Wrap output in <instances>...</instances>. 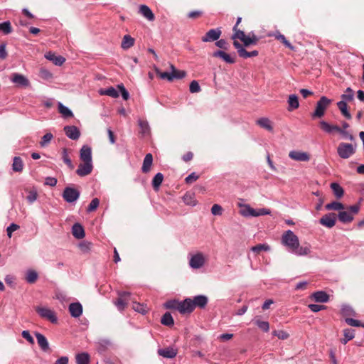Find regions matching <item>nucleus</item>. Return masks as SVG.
I'll return each instance as SVG.
<instances>
[{
  "label": "nucleus",
  "instance_id": "1",
  "mask_svg": "<svg viewBox=\"0 0 364 364\" xmlns=\"http://www.w3.org/2000/svg\"><path fill=\"white\" fill-rule=\"evenodd\" d=\"M282 242L287 246L289 250L297 255H306L310 252L307 247H301L298 237L291 231L287 230L282 235Z\"/></svg>",
  "mask_w": 364,
  "mask_h": 364
},
{
  "label": "nucleus",
  "instance_id": "2",
  "mask_svg": "<svg viewBox=\"0 0 364 364\" xmlns=\"http://www.w3.org/2000/svg\"><path fill=\"white\" fill-rule=\"evenodd\" d=\"M356 151V144L341 142L337 147L338 155L343 159H347L353 156Z\"/></svg>",
  "mask_w": 364,
  "mask_h": 364
},
{
  "label": "nucleus",
  "instance_id": "3",
  "mask_svg": "<svg viewBox=\"0 0 364 364\" xmlns=\"http://www.w3.org/2000/svg\"><path fill=\"white\" fill-rule=\"evenodd\" d=\"M331 100L327 98L325 96H322L320 100L317 102L314 112L312 114L313 118H321L324 114L326 109L331 104Z\"/></svg>",
  "mask_w": 364,
  "mask_h": 364
},
{
  "label": "nucleus",
  "instance_id": "4",
  "mask_svg": "<svg viewBox=\"0 0 364 364\" xmlns=\"http://www.w3.org/2000/svg\"><path fill=\"white\" fill-rule=\"evenodd\" d=\"M79 196L80 192L77 190L70 187H66L64 189L63 193V198L68 203H73L77 200Z\"/></svg>",
  "mask_w": 364,
  "mask_h": 364
},
{
  "label": "nucleus",
  "instance_id": "5",
  "mask_svg": "<svg viewBox=\"0 0 364 364\" xmlns=\"http://www.w3.org/2000/svg\"><path fill=\"white\" fill-rule=\"evenodd\" d=\"M222 34L220 28H213L209 30L201 38V41L204 43L213 42L218 40Z\"/></svg>",
  "mask_w": 364,
  "mask_h": 364
},
{
  "label": "nucleus",
  "instance_id": "6",
  "mask_svg": "<svg viewBox=\"0 0 364 364\" xmlns=\"http://www.w3.org/2000/svg\"><path fill=\"white\" fill-rule=\"evenodd\" d=\"M130 293L127 291H123L119 293V297L114 301V304L117 306L119 310H124L128 301H129Z\"/></svg>",
  "mask_w": 364,
  "mask_h": 364
},
{
  "label": "nucleus",
  "instance_id": "7",
  "mask_svg": "<svg viewBox=\"0 0 364 364\" xmlns=\"http://www.w3.org/2000/svg\"><path fill=\"white\" fill-rule=\"evenodd\" d=\"M205 264V257L203 253L198 252L193 255L189 261V265L193 269H199Z\"/></svg>",
  "mask_w": 364,
  "mask_h": 364
},
{
  "label": "nucleus",
  "instance_id": "8",
  "mask_svg": "<svg viewBox=\"0 0 364 364\" xmlns=\"http://www.w3.org/2000/svg\"><path fill=\"white\" fill-rule=\"evenodd\" d=\"M36 311L41 317L48 319L51 323L57 322L55 314L52 310L47 308L38 307Z\"/></svg>",
  "mask_w": 364,
  "mask_h": 364
},
{
  "label": "nucleus",
  "instance_id": "9",
  "mask_svg": "<svg viewBox=\"0 0 364 364\" xmlns=\"http://www.w3.org/2000/svg\"><path fill=\"white\" fill-rule=\"evenodd\" d=\"M336 222V215L333 213L324 215L319 220L320 224L328 228H333Z\"/></svg>",
  "mask_w": 364,
  "mask_h": 364
},
{
  "label": "nucleus",
  "instance_id": "10",
  "mask_svg": "<svg viewBox=\"0 0 364 364\" xmlns=\"http://www.w3.org/2000/svg\"><path fill=\"white\" fill-rule=\"evenodd\" d=\"M289 156L296 161H309L310 160V154L309 153L300 151H291L289 153Z\"/></svg>",
  "mask_w": 364,
  "mask_h": 364
},
{
  "label": "nucleus",
  "instance_id": "11",
  "mask_svg": "<svg viewBox=\"0 0 364 364\" xmlns=\"http://www.w3.org/2000/svg\"><path fill=\"white\" fill-rule=\"evenodd\" d=\"M178 311L181 314L191 313L195 309L192 299L187 298L178 304Z\"/></svg>",
  "mask_w": 364,
  "mask_h": 364
},
{
  "label": "nucleus",
  "instance_id": "12",
  "mask_svg": "<svg viewBox=\"0 0 364 364\" xmlns=\"http://www.w3.org/2000/svg\"><path fill=\"white\" fill-rule=\"evenodd\" d=\"M93 168L92 162H82L79 164L76 173L80 176L89 175Z\"/></svg>",
  "mask_w": 364,
  "mask_h": 364
},
{
  "label": "nucleus",
  "instance_id": "13",
  "mask_svg": "<svg viewBox=\"0 0 364 364\" xmlns=\"http://www.w3.org/2000/svg\"><path fill=\"white\" fill-rule=\"evenodd\" d=\"M212 55L215 58L223 59L227 63L233 64L235 63V55L232 57L223 50H217L214 52Z\"/></svg>",
  "mask_w": 364,
  "mask_h": 364
},
{
  "label": "nucleus",
  "instance_id": "14",
  "mask_svg": "<svg viewBox=\"0 0 364 364\" xmlns=\"http://www.w3.org/2000/svg\"><path fill=\"white\" fill-rule=\"evenodd\" d=\"M64 132L66 136L73 140L78 139L80 136V132L75 126H65Z\"/></svg>",
  "mask_w": 364,
  "mask_h": 364
},
{
  "label": "nucleus",
  "instance_id": "15",
  "mask_svg": "<svg viewBox=\"0 0 364 364\" xmlns=\"http://www.w3.org/2000/svg\"><path fill=\"white\" fill-rule=\"evenodd\" d=\"M80 158L82 162H92V149L87 145L82 146L80 151Z\"/></svg>",
  "mask_w": 364,
  "mask_h": 364
},
{
  "label": "nucleus",
  "instance_id": "16",
  "mask_svg": "<svg viewBox=\"0 0 364 364\" xmlns=\"http://www.w3.org/2000/svg\"><path fill=\"white\" fill-rule=\"evenodd\" d=\"M178 350L173 347H168L158 350V354L166 358H173L176 356Z\"/></svg>",
  "mask_w": 364,
  "mask_h": 364
},
{
  "label": "nucleus",
  "instance_id": "17",
  "mask_svg": "<svg viewBox=\"0 0 364 364\" xmlns=\"http://www.w3.org/2000/svg\"><path fill=\"white\" fill-rule=\"evenodd\" d=\"M45 58L48 60L52 61L55 65H61L65 61V58L61 55H56L55 53L47 52L45 54Z\"/></svg>",
  "mask_w": 364,
  "mask_h": 364
},
{
  "label": "nucleus",
  "instance_id": "18",
  "mask_svg": "<svg viewBox=\"0 0 364 364\" xmlns=\"http://www.w3.org/2000/svg\"><path fill=\"white\" fill-rule=\"evenodd\" d=\"M69 311L73 317L78 318L82 314V306L78 303H72L69 306Z\"/></svg>",
  "mask_w": 364,
  "mask_h": 364
},
{
  "label": "nucleus",
  "instance_id": "19",
  "mask_svg": "<svg viewBox=\"0 0 364 364\" xmlns=\"http://www.w3.org/2000/svg\"><path fill=\"white\" fill-rule=\"evenodd\" d=\"M11 80L13 82L23 87H27L29 85L28 80L23 75L18 73H14L12 75Z\"/></svg>",
  "mask_w": 364,
  "mask_h": 364
},
{
  "label": "nucleus",
  "instance_id": "20",
  "mask_svg": "<svg viewBox=\"0 0 364 364\" xmlns=\"http://www.w3.org/2000/svg\"><path fill=\"white\" fill-rule=\"evenodd\" d=\"M311 298L319 303H325L329 300V296L325 291H318L312 294Z\"/></svg>",
  "mask_w": 364,
  "mask_h": 364
},
{
  "label": "nucleus",
  "instance_id": "21",
  "mask_svg": "<svg viewBox=\"0 0 364 364\" xmlns=\"http://www.w3.org/2000/svg\"><path fill=\"white\" fill-rule=\"evenodd\" d=\"M193 306L199 307L200 309L204 308L208 304V297L204 295H198L192 299Z\"/></svg>",
  "mask_w": 364,
  "mask_h": 364
},
{
  "label": "nucleus",
  "instance_id": "22",
  "mask_svg": "<svg viewBox=\"0 0 364 364\" xmlns=\"http://www.w3.org/2000/svg\"><path fill=\"white\" fill-rule=\"evenodd\" d=\"M139 12L146 19L150 21H153L155 19V16L152 11L149 9V6L146 5H141L139 6Z\"/></svg>",
  "mask_w": 364,
  "mask_h": 364
},
{
  "label": "nucleus",
  "instance_id": "23",
  "mask_svg": "<svg viewBox=\"0 0 364 364\" xmlns=\"http://www.w3.org/2000/svg\"><path fill=\"white\" fill-rule=\"evenodd\" d=\"M153 163V156L151 154L149 153L147 154L143 161V165L141 167V171L143 173H148L151 170V167Z\"/></svg>",
  "mask_w": 364,
  "mask_h": 364
},
{
  "label": "nucleus",
  "instance_id": "24",
  "mask_svg": "<svg viewBox=\"0 0 364 364\" xmlns=\"http://www.w3.org/2000/svg\"><path fill=\"white\" fill-rule=\"evenodd\" d=\"M287 110L291 112L299 107V98L296 95H290L288 98Z\"/></svg>",
  "mask_w": 364,
  "mask_h": 364
},
{
  "label": "nucleus",
  "instance_id": "25",
  "mask_svg": "<svg viewBox=\"0 0 364 364\" xmlns=\"http://www.w3.org/2000/svg\"><path fill=\"white\" fill-rule=\"evenodd\" d=\"M73 235L77 239H82L85 237V230L79 223H75L72 228Z\"/></svg>",
  "mask_w": 364,
  "mask_h": 364
},
{
  "label": "nucleus",
  "instance_id": "26",
  "mask_svg": "<svg viewBox=\"0 0 364 364\" xmlns=\"http://www.w3.org/2000/svg\"><path fill=\"white\" fill-rule=\"evenodd\" d=\"M35 335L37 339L38 344L41 348V349L44 351L48 350L49 349V344L46 338L40 333H36Z\"/></svg>",
  "mask_w": 364,
  "mask_h": 364
},
{
  "label": "nucleus",
  "instance_id": "27",
  "mask_svg": "<svg viewBox=\"0 0 364 364\" xmlns=\"http://www.w3.org/2000/svg\"><path fill=\"white\" fill-rule=\"evenodd\" d=\"M171 73L172 77V81L174 79H183L186 76V72L184 70H177L173 64H170Z\"/></svg>",
  "mask_w": 364,
  "mask_h": 364
},
{
  "label": "nucleus",
  "instance_id": "28",
  "mask_svg": "<svg viewBox=\"0 0 364 364\" xmlns=\"http://www.w3.org/2000/svg\"><path fill=\"white\" fill-rule=\"evenodd\" d=\"M337 107L343 117L348 119H350L352 118L350 113L348 110V105L346 102L339 101L337 102Z\"/></svg>",
  "mask_w": 364,
  "mask_h": 364
},
{
  "label": "nucleus",
  "instance_id": "29",
  "mask_svg": "<svg viewBox=\"0 0 364 364\" xmlns=\"http://www.w3.org/2000/svg\"><path fill=\"white\" fill-rule=\"evenodd\" d=\"M338 217L339 220L343 223H350L353 220V216L349 211H340Z\"/></svg>",
  "mask_w": 364,
  "mask_h": 364
},
{
  "label": "nucleus",
  "instance_id": "30",
  "mask_svg": "<svg viewBox=\"0 0 364 364\" xmlns=\"http://www.w3.org/2000/svg\"><path fill=\"white\" fill-rule=\"evenodd\" d=\"M139 126L140 128L139 133L142 136H146L150 134V127L147 121L139 119Z\"/></svg>",
  "mask_w": 364,
  "mask_h": 364
},
{
  "label": "nucleus",
  "instance_id": "31",
  "mask_svg": "<svg viewBox=\"0 0 364 364\" xmlns=\"http://www.w3.org/2000/svg\"><path fill=\"white\" fill-rule=\"evenodd\" d=\"M134 44V39L129 35H125L123 37L121 46L123 49H129Z\"/></svg>",
  "mask_w": 364,
  "mask_h": 364
},
{
  "label": "nucleus",
  "instance_id": "32",
  "mask_svg": "<svg viewBox=\"0 0 364 364\" xmlns=\"http://www.w3.org/2000/svg\"><path fill=\"white\" fill-rule=\"evenodd\" d=\"M23 168V163L19 156H15L13 159L12 169L15 172H21Z\"/></svg>",
  "mask_w": 364,
  "mask_h": 364
},
{
  "label": "nucleus",
  "instance_id": "33",
  "mask_svg": "<svg viewBox=\"0 0 364 364\" xmlns=\"http://www.w3.org/2000/svg\"><path fill=\"white\" fill-rule=\"evenodd\" d=\"M331 188L336 198H340L343 196L344 191L338 183H332L331 184Z\"/></svg>",
  "mask_w": 364,
  "mask_h": 364
},
{
  "label": "nucleus",
  "instance_id": "34",
  "mask_svg": "<svg viewBox=\"0 0 364 364\" xmlns=\"http://www.w3.org/2000/svg\"><path fill=\"white\" fill-rule=\"evenodd\" d=\"M164 180V175L161 173H158L155 175L152 180V186L155 191L159 190V186Z\"/></svg>",
  "mask_w": 364,
  "mask_h": 364
},
{
  "label": "nucleus",
  "instance_id": "35",
  "mask_svg": "<svg viewBox=\"0 0 364 364\" xmlns=\"http://www.w3.org/2000/svg\"><path fill=\"white\" fill-rule=\"evenodd\" d=\"M99 92L101 95H107L114 98L119 97L118 91L113 87H110L106 90H100Z\"/></svg>",
  "mask_w": 364,
  "mask_h": 364
},
{
  "label": "nucleus",
  "instance_id": "36",
  "mask_svg": "<svg viewBox=\"0 0 364 364\" xmlns=\"http://www.w3.org/2000/svg\"><path fill=\"white\" fill-rule=\"evenodd\" d=\"M344 338L341 339V343L346 344L349 341L352 340L355 337V332L353 329H345L343 331Z\"/></svg>",
  "mask_w": 364,
  "mask_h": 364
},
{
  "label": "nucleus",
  "instance_id": "37",
  "mask_svg": "<svg viewBox=\"0 0 364 364\" xmlns=\"http://www.w3.org/2000/svg\"><path fill=\"white\" fill-rule=\"evenodd\" d=\"M161 322L163 325L166 326H171L174 323L173 318L169 312H166L163 315Z\"/></svg>",
  "mask_w": 364,
  "mask_h": 364
},
{
  "label": "nucleus",
  "instance_id": "38",
  "mask_svg": "<svg viewBox=\"0 0 364 364\" xmlns=\"http://www.w3.org/2000/svg\"><path fill=\"white\" fill-rule=\"evenodd\" d=\"M257 124L262 128L272 132L273 127L270 120L267 118H261L257 121Z\"/></svg>",
  "mask_w": 364,
  "mask_h": 364
},
{
  "label": "nucleus",
  "instance_id": "39",
  "mask_svg": "<svg viewBox=\"0 0 364 364\" xmlns=\"http://www.w3.org/2000/svg\"><path fill=\"white\" fill-rule=\"evenodd\" d=\"M76 363L77 364H89L90 355L86 353L77 354L76 355Z\"/></svg>",
  "mask_w": 364,
  "mask_h": 364
},
{
  "label": "nucleus",
  "instance_id": "40",
  "mask_svg": "<svg viewBox=\"0 0 364 364\" xmlns=\"http://www.w3.org/2000/svg\"><path fill=\"white\" fill-rule=\"evenodd\" d=\"M326 209L328 210H340L344 209V205L340 202L333 201L332 203H328L325 206Z\"/></svg>",
  "mask_w": 364,
  "mask_h": 364
},
{
  "label": "nucleus",
  "instance_id": "41",
  "mask_svg": "<svg viewBox=\"0 0 364 364\" xmlns=\"http://www.w3.org/2000/svg\"><path fill=\"white\" fill-rule=\"evenodd\" d=\"M353 97H354V93H353V90L350 88V87H348L345 92L341 95V99L342 100L341 101H345V102H351L352 100H353Z\"/></svg>",
  "mask_w": 364,
  "mask_h": 364
},
{
  "label": "nucleus",
  "instance_id": "42",
  "mask_svg": "<svg viewBox=\"0 0 364 364\" xmlns=\"http://www.w3.org/2000/svg\"><path fill=\"white\" fill-rule=\"evenodd\" d=\"M183 202L189 205H195L196 204L194 199V193L187 192L183 197Z\"/></svg>",
  "mask_w": 364,
  "mask_h": 364
},
{
  "label": "nucleus",
  "instance_id": "43",
  "mask_svg": "<svg viewBox=\"0 0 364 364\" xmlns=\"http://www.w3.org/2000/svg\"><path fill=\"white\" fill-rule=\"evenodd\" d=\"M58 111L64 117H71L73 116V112L68 107H65L62 103H58Z\"/></svg>",
  "mask_w": 364,
  "mask_h": 364
},
{
  "label": "nucleus",
  "instance_id": "44",
  "mask_svg": "<svg viewBox=\"0 0 364 364\" xmlns=\"http://www.w3.org/2000/svg\"><path fill=\"white\" fill-rule=\"evenodd\" d=\"M0 31L4 34L8 35L12 33L13 28L10 21H5L0 23Z\"/></svg>",
  "mask_w": 364,
  "mask_h": 364
},
{
  "label": "nucleus",
  "instance_id": "45",
  "mask_svg": "<svg viewBox=\"0 0 364 364\" xmlns=\"http://www.w3.org/2000/svg\"><path fill=\"white\" fill-rule=\"evenodd\" d=\"M251 250L256 254H259L262 251H269L270 247L267 244H258L252 247Z\"/></svg>",
  "mask_w": 364,
  "mask_h": 364
},
{
  "label": "nucleus",
  "instance_id": "46",
  "mask_svg": "<svg viewBox=\"0 0 364 364\" xmlns=\"http://www.w3.org/2000/svg\"><path fill=\"white\" fill-rule=\"evenodd\" d=\"M154 70L156 75L161 79H166L168 81H172L171 73L168 72H161L160 70L156 66H154Z\"/></svg>",
  "mask_w": 364,
  "mask_h": 364
},
{
  "label": "nucleus",
  "instance_id": "47",
  "mask_svg": "<svg viewBox=\"0 0 364 364\" xmlns=\"http://www.w3.org/2000/svg\"><path fill=\"white\" fill-rule=\"evenodd\" d=\"M233 35L232 36V39H240L241 41L245 38L246 35L245 34V32L238 28L233 27Z\"/></svg>",
  "mask_w": 364,
  "mask_h": 364
},
{
  "label": "nucleus",
  "instance_id": "48",
  "mask_svg": "<svg viewBox=\"0 0 364 364\" xmlns=\"http://www.w3.org/2000/svg\"><path fill=\"white\" fill-rule=\"evenodd\" d=\"M38 279V274L36 271L29 270L26 273V280L30 284H33Z\"/></svg>",
  "mask_w": 364,
  "mask_h": 364
},
{
  "label": "nucleus",
  "instance_id": "49",
  "mask_svg": "<svg viewBox=\"0 0 364 364\" xmlns=\"http://www.w3.org/2000/svg\"><path fill=\"white\" fill-rule=\"evenodd\" d=\"M276 39L280 41L286 47L289 48L291 50H294V47L289 43V41L287 40L286 37L281 33L277 34L276 36Z\"/></svg>",
  "mask_w": 364,
  "mask_h": 364
},
{
  "label": "nucleus",
  "instance_id": "50",
  "mask_svg": "<svg viewBox=\"0 0 364 364\" xmlns=\"http://www.w3.org/2000/svg\"><path fill=\"white\" fill-rule=\"evenodd\" d=\"M241 214L245 217H255V209L251 208L250 205H245L244 209L241 210Z\"/></svg>",
  "mask_w": 364,
  "mask_h": 364
},
{
  "label": "nucleus",
  "instance_id": "51",
  "mask_svg": "<svg viewBox=\"0 0 364 364\" xmlns=\"http://www.w3.org/2000/svg\"><path fill=\"white\" fill-rule=\"evenodd\" d=\"M319 127L326 133H328V134L333 133V129H332V124H328L326 121H321L319 122Z\"/></svg>",
  "mask_w": 364,
  "mask_h": 364
},
{
  "label": "nucleus",
  "instance_id": "52",
  "mask_svg": "<svg viewBox=\"0 0 364 364\" xmlns=\"http://www.w3.org/2000/svg\"><path fill=\"white\" fill-rule=\"evenodd\" d=\"M53 135L51 133L46 134L41 139L40 141V145L42 147L46 146L50 141L53 139Z\"/></svg>",
  "mask_w": 364,
  "mask_h": 364
},
{
  "label": "nucleus",
  "instance_id": "53",
  "mask_svg": "<svg viewBox=\"0 0 364 364\" xmlns=\"http://www.w3.org/2000/svg\"><path fill=\"white\" fill-rule=\"evenodd\" d=\"M99 204H100V200L98 198H95L92 199L87 207V212L95 211L99 206Z\"/></svg>",
  "mask_w": 364,
  "mask_h": 364
},
{
  "label": "nucleus",
  "instance_id": "54",
  "mask_svg": "<svg viewBox=\"0 0 364 364\" xmlns=\"http://www.w3.org/2000/svg\"><path fill=\"white\" fill-rule=\"evenodd\" d=\"M255 324L264 332H267L269 329V324L267 321H262L260 320H256Z\"/></svg>",
  "mask_w": 364,
  "mask_h": 364
},
{
  "label": "nucleus",
  "instance_id": "55",
  "mask_svg": "<svg viewBox=\"0 0 364 364\" xmlns=\"http://www.w3.org/2000/svg\"><path fill=\"white\" fill-rule=\"evenodd\" d=\"M189 90L191 93L199 92L201 90L200 87L196 80H193L191 82Z\"/></svg>",
  "mask_w": 364,
  "mask_h": 364
},
{
  "label": "nucleus",
  "instance_id": "56",
  "mask_svg": "<svg viewBox=\"0 0 364 364\" xmlns=\"http://www.w3.org/2000/svg\"><path fill=\"white\" fill-rule=\"evenodd\" d=\"M28 192L26 199L30 203H33L38 198V193L36 190H30Z\"/></svg>",
  "mask_w": 364,
  "mask_h": 364
},
{
  "label": "nucleus",
  "instance_id": "57",
  "mask_svg": "<svg viewBox=\"0 0 364 364\" xmlns=\"http://www.w3.org/2000/svg\"><path fill=\"white\" fill-rule=\"evenodd\" d=\"M91 247H92V243L89 242H85V241L80 242L79 245V247H80V250L84 253L88 252L90 250Z\"/></svg>",
  "mask_w": 364,
  "mask_h": 364
},
{
  "label": "nucleus",
  "instance_id": "58",
  "mask_svg": "<svg viewBox=\"0 0 364 364\" xmlns=\"http://www.w3.org/2000/svg\"><path fill=\"white\" fill-rule=\"evenodd\" d=\"M179 303L180 302L174 301V300L168 301H166L165 303L164 306L166 309H177L178 311V306H179L178 304H179Z\"/></svg>",
  "mask_w": 364,
  "mask_h": 364
},
{
  "label": "nucleus",
  "instance_id": "59",
  "mask_svg": "<svg viewBox=\"0 0 364 364\" xmlns=\"http://www.w3.org/2000/svg\"><path fill=\"white\" fill-rule=\"evenodd\" d=\"M133 309L136 311L141 313L143 314L146 312V307L143 304H141L140 303L134 302L133 303Z\"/></svg>",
  "mask_w": 364,
  "mask_h": 364
},
{
  "label": "nucleus",
  "instance_id": "60",
  "mask_svg": "<svg viewBox=\"0 0 364 364\" xmlns=\"http://www.w3.org/2000/svg\"><path fill=\"white\" fill-rule=\"evenodd\" d=\"M63 159L64 162L69 166V168L73 169L74 166H73L72 161L67 153L66 149H63Z\"/></svg>",
  "mask_w": 364,
  "mask_h": 364
},
{
  "label": "nucleus",
  "instance_id": "61",
  "mask_svg": "<svg viewBox=\"0 0 364 364\" xmlns=\"http://www.w3.org/2000/svg\"><path fill=\"white\" fill-rule=\"evenodd\" d=\"M273 334L282 340L287 339L289 336V333L284 331H274Z\"/></svg>",
  "mask_w": 364,
  "mask_h": 364
},
{
  "label": "nucleus",
  "instance_id": "62",
  "mask_svg": "<svg viewBox=\"0 0 364 364\" xmlns=\"http://www.w3.org/2000/svg\"><path fill=\"white\" fill-rule=\"evenodd\" d=\"M215 46L223 50H228L229 47L228 43L224 39L217 40Z\"/></svg>",
  "mask_w": 364,
  "mask_h": 364
},
{
  "label": "nucleus",
  "instance_id": "63",
  "mask_svg": "<svg viewBox=\"0 0 364 364\" xmlns=\"http://www.w3.org/2000/svg\"><path fill=\"white\" fill-rule=\"evenodd\" d=\"M117 88L121 92L122 96L124 100H127L129 97V94L128 91L125 89L124 86L121 84L117 85Z\"/></svg>",
  "mask_w": 364,
  "mask_h": 364
},
{
  "label": "nucleus",
  "instance_id": "64",
  "mask_svg": "<svg viewBox=\"0 0 364 364\" xmlns=\"http://www.w3.org/2000/svg\"><path fill=\"white\" fill-rule=\"evenodd\" d=\"M223 208L218 204H214L211 208V213L214 215H220L222 214Z\"/></svg>",
  "mask_w": 364,
  "mask_h": 364
}]
</instances>
